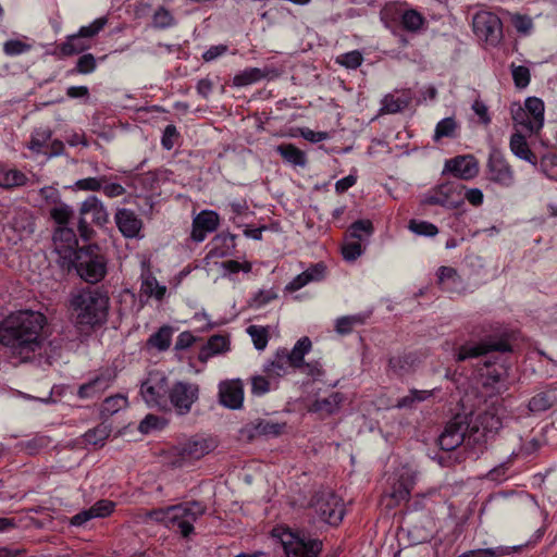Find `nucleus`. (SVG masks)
<instances>
[{
    "label": "nucleus",
    "instance_id": "obj_1",
    "mask_svg": "<svg viewBox=\"0 0 557 557\" xmlns=\"http://www.w3.org/2000/svg\"><path fill=\"white\" fill-rule=\"evenodd\" d=\"M46 317L33 310L10 313L0 322V344L12 354L28 357L40 349L44 342L42 330Z\"/></svg>",
    "mask_w": 557,
    "mask_h": 557
},
{
    "label": "nucleus",
    "instance_id": "obj_2",
    "mask_svg": "<svg viewBox=\"0 0 557 557\" xmlns=\"http://www.w3.org/2000/svg\"><path fill=\"white\" fill-rule=\"evenodd\" d=\"M207 511V506L198 500L184 502L164 508L147 510L143 518L163 524L168 529L177 528L180 534L187 539L194 532V523Z\"/></svg>",
    "mask_w": 557,
    "mask_h": 557
},
{
    "label": "nucleus",
    "instance_id": "obj_3",
    "mask_svg": "<svg viewBox=\"0 0 557 557\" xmlns=\"http://www.w3.org/2000/svg\"><path fill=\"white\" fill-rule=\"evenodd\" d=\"M72 307L76 313V324L94 329L107 322L110 298L102 287L81 289L72 298Z\"/></svg>",
    "mask_w": 557,
    "mask_h": 557
},
{
    "label": "nucleus",
    "instance_id": "obj_4",
    "mask_svg": "<svg viewBox=\"0 0 557 557\" xmlns=\"http://www.w3.org/2000/svg\"><path fill=\"white\" fill-rule=\"evenodd\" d=\"M107 258L97 246H88L74 251L73 267L78 276L87 283L96 284L107 274Z\"/></svg>",
    "mask_w": 557,
    "mask_h": 557
},
{
    "label": "nucleus",
    "instance_id": "obj_5",
    "mask_svg": "<svg viewBox=\"0 0 557 557\" xmlns=\"http://www.w3.org/2000/svg\"><path fill=\"white\" fill-rule=\"evenodd\" d=\"M319 520L330 525H337L344 518V507L339 497L332 490L314 493L309 503Z\"/></svg>",
    "mask_w": 557,
    "mask_h": 557
},
{
    "label": "nucleus",
    "instance_id": "obj_6",
    "mask_svg": "<svg viewBox=\"0 0 557 557\" xmlns=\"http://www.w3.org/2000/svg\"><path fill=\"white\" fill-rule=\"evenodd\" d=\"M491 351L508 352L511 351V346L505 338H495L487 335L480 342L467 341L460 345L455 352V360L462 362L468 359L485 356Z\"/></svg>",
    "mask_w": 557,
    "mask_h": 557
},
{
    "label": "nucleus",
    "instance_id": "obj_7",
    "mask_svg": "<svg viewBox=\"0 0 557 557\" xmlns=\"http://www.w3.org/2000/svg\"><path fill=\"white\" fill-rule=\"evenodd\" d=\"M465 188V185L458 181L442 183L424 196L422 203L441 206L447 209H457L465 201V197H462Z\"/></svg>",
    "mask_w": 557,
    "mask_h": 557
},
{
    "label": "nucleus",
    "instance_id": "obj_8",
    "mask_svg": "<svg viewBox=\"0 0 557 557\" xmlns=\"http://www.w3.org/2000/svg\"><path fill=\"white\" fill-rule=\"evenodd\" d=\"M199 398V386L196 383L177 381L169 391V409L173 408L180 416L190 412Z\"/></svg>",
    "mask_w": 557,
    "mask_h": 557
},
{
    "label": "nucleus",
    "instance_id": "obj_9",
    "mask_svg": "<svg viewBox=\"0 0 557 557\" xmlns=\"http://www.w3.org/2000/svg\"><path fill=\"white\" fill-rule=\"evenodd\" d=\"M169 391L168 379L159 374H150L140 386V394L146 404L160 410H169Z\"/></svg>",
    "mask_w": 557,
    "mask_h": 557
},
{
    "label": "nucleus",
    "instance_id": "obj_10",
    "mask_svg": "<svg viewBox=\"0 0 557 557\" xmlns=\"http://www.w3.org/2000/svg\"><path fill=\"white\" fill-rule=\"evenodd\" d=\"M487 178L505 188L515 184V172L504 153L495 146L491 147L486 163Z\"/></svg>",
    "mask_w": 557,
    "mask_h": 557
},
{
    "label": "nucleus",
    "instance_id": "obj_11",
    "mask_svg": "<svg viewBox=\"0 0 557 557\" xmlns=\"http://www.w3.org/2000/svg\"><path fill=\"white\" fill-rule=\"evenodd\" d=\"M281 542L286 557H319L323 547L318 539H306L292 532L284 533Z\"/></svg>",
    "mask_w": 557,
    "mask_h": 557
},
{
    "label": "nucleus",
    "instance_id": "obj_12",
    "mask_svg": "<svg viewBox=\"0 0 557 557\" xmlns=\"http://www.w3.org/2000/svg\"><path fill=\"white\" fill-rule=\"evenodd\" d=\"M475 35L492 46H497L503 38V24L500 18L491 12H480L473 17Z\"/></svg>",
    "mask_w": 557,
    "mask_h": 557
},
{
    "label": "nucleus",
    "instance_id": "obj_13",
    "mask_svg": "<svg viewBox=\"0 0 557 557\" xmlns=\"http://www.w3.org/2000/svg\"><path fill=\"white\" fill-rule=\"evenodd\" d=\"M212 449L213 445L211 441L205 438H190L175 448L176 455L173 460V465L177 467L187 466L201 459Z\"/></svg>",
    "mask_w": 557,
    "mask_h": 557
},
{
    "label": "nucleus",
    "instance_id": "obj_14",
    "mask_svg": "<svg viewBox=\"0 0 557 557\" xmlns=\"http://www.w3.org/2000/svg\"><path fill=\"white\" fill-rule=\"evenodd\" d=\"M505 417V408L503 399L495 398L491 401V406L476 417V424L471 430L479 432L482 429V435L497 433L503 428V419Z\"/></svg>",
    "mask_w": 557,
    "mask_h": 557
},
{
    "label": "nucleus",
    "instance_id": "obj_15",
    "mask_svg": "<svg viewBox=\"0 0 557 557\" xmlns=\"http://www.w3.org/2000/svg\"><path fill=\"white\" fill-rule=\"evenodd\" d=\"M470 425L466 417L456 416L445 426L438 437L440 447L443 450H454L466 441V434Z\"/></svg>",
    "mask_w": 557,
    "mask_h": 557
},
{
    "label": "nucleus",
    "instance_id": "obj_16",
    "mask_svg": "<svg viewBox=\"0 0 557 557\" xmlns=\"http://www.w3.org/2000/svg\"><path fill=\"white\" fill-rule=\"evenodd\" d=\"M400 18L404 29L410 33H418L425 23L424 16L414 9L398 10L395 5H386L381 11V20L387 23L388 20Z\"/></svg>",
    "mask_w": 557,
    "mask_h": 557
},
{
    "label": "nucleus",
    "instance_id": "obj_17",
    "mask_svg": "<svg viewBox=\"0 0 557 557\" xmlns=\"http://www.w3.org/2000/svg\"><path fill=\"white\" fill-rule=\"evenodd\" d=\"M285 428L286 423L284 422L280 423L267 419H256L246 424L240 432L243 436L252 441L259 436L276 437L283 433Z\"/></svg>",
    "mask_w": 557,
    "mask_h": 557
},
{
    "label": "nucleus",
    "instance_id": "obj_18",
    "mask_svg": "<svg viewBox=\"0 0 557 557\" xmlns=\"http://www.w3.org/2000/svg\"><path fill=\"white\" fill-rule=\"evenodd\" d=\"M444 172H449L459 180H472L479 173L476 159L471 156H458L445 162Z\"/></svg>",
    "mask_w": 557,
    "mask_h": 557
},
{
    "label": "nucleus",
    "instance_id": "obj_19",
    "mask_svg": "<svg viewBox=\"0 0 557 557\" xmlns=\"http://www.w3.org/2000/svg\"><path fill=\"white\" fill-rule=\"evenodd\" d=\"M114 379V372L106 369L87 383L82 384L77 391V396L82 399L98 397L110 387Z\"/></svg>",
    "mask_w": 557,
    "mask_h": 557
},
{
    "label": "nucleus",
    "instance_id": "obj_20",
    "mask_svg": "<svg viewBox=\"0 0 557 557\" xmlns=\"http://www.w3.org/2000/svg\"><path fill=\"white\" fill-rule=\"evenodd\" d=\"M219 398L221 405L236 410L243 406L244 387L240 380L221 382L219 385Z\"/></svg>",
    "mask_w": 557,
    "mask_h": 557
},
{
    "label": "nucleus",
    "instance_id": "obj_21",
    "mask_svg": "<svg viewBox=\"0 0 557 557\" xmlns=\"http://www.w3.org/2000/svg\"><path fill=\"white\" fill-rule=\"evenodd\" d=\"M114 221L124 237L136 238L139 236L143 221L133 210L119 208L114 214Z\"/></svg>",
    "mask_w": 557,
    "mask_h": 557
},
{
    "label": "nucleus",
    "instance_id": "obj_22",
    "mask_svg": "<svg viewBox=\"0 0 557 557\" xmlns=\"http://www.w3.org/2000/svg\"><path fill=\"white\" fill-rule=\"evenodd\" d=\"M219 214L215 211L203 210L193 220L190 237L196 243L205 240L207 233L214 232L219 226Z\"/></svg>",
    "mask_w": 557,
    "mask_h": 557
},
{
    "label": "nucleus",
    "instance_id": "obj_23",
    "mask_svg": "<svg viewBox=\"0 0 557 557\" xmlns=\"http://www.w3.org/2000/svg\"><path fill=\"white\" fill-rule=\"evenodd\" d=\"M479 371L484 387L494 388L497 393L505 389L507 369L504 366L486 360Z\"/></svg>",
    "mask_w": 557,
    "mask_h": 557
},
{
    "label": "nucleus",
    "instance_id": "obj_24",
    "mask_svg": "<svg viewBox=\"0 0 557 557\" xmlns=\"http://www.w3.org/2000/svg\"><path fill=\"white\" fill-rule=\"evenodd\" d=\"M79 215H85L91 223L103 225L108 222V212L97 196H88L81 205Z\"/></svg>",
    "mask_w": 557,
    "mask_h": 557
},
{
    "label": "nucleus",
    "instance_id": "obj_25",
    "mask_svg": "<svg viewBox=\"0 0 557 557\" xmlns=\"http://www.w3.org/2000/svg\"><path fill=\"white\" fill-rule=\"evenodd\" d=\"M230 342L223 335H212L208 342L201 347L198 354L200 362H207L210 358L218 354L228 350Z\"/></svg>",
    "mask_w": 557,
    "mask_h": 557
},
{
    "label": "nucleus",
    "instance_id": "obj_26",
    "mask_svg": "<svg viewBox=\"0 0 557 557\" xmlns=\"http://www.w3.org/2000/svg\"><path fill=\"white\" fill-rule=\"evenodd\" d=\"M525 112L531 117L530 133L539 132L544 124V102L537 97H529L524 101Z\"/></svg>",
    "mask_w": 557,
    "mask_h": 557
},
{
    "label": "nucleus",
    "instance_id": "obj_27",
    "mask_svg": "<svg viewBox=\"0 0 557 557\" xmlns=\"http://www.w3.org/2000/svg\"><path fill=\"white\" fill-rule=\"evenodd\" d=\"M411 482L405 479H398L391 486L389 492L385 494V497L388 498V503L386 507L394 508L398 506L401 502L408 500L410 491H411Z\"/></svg>",
    "mask_w": 557,
    "mask_h": 557
},
{
    "label": "nucleus",
    "instance_id": "obj_28",
    "mask_svg": "<svg viewBox=\"0 0 557 557\" xmlns=\"http://www.w3.org/2000/svg\"><path fill=\"white\" fill-rule=\"evenodd\" d=\"M509 147L511 152L531 164L537 163V158L533 151L529 148L525 137L520 133H515L510 137Z\"/></svg>",
    "mask_w": 557,
    "mask_h": 557
},
{
    "label": "nucleus",
    "instance_id": "obj_29",
    "mask_svg": "<svg viewBox=\"0 0 557 557\" xmlns=\"http://www.w3.org/2000/svg\"><path fill=\"white\" fill-rule=\"evenodd\" d=\"M311 341L309 337L304 336L297 341L294 348L288 351L287 349H282L285 357L289 361V366L293 368H301L304 366V357L311 349Z\"/></svg>",
    "mask_w": 557,
    "mask_h": 557
},
{
    "label": "nucleus",
    "instance_id": "obj_30",
    "mask_svg": "<svg viewBox=\"0 0 557 557\" xmlns=\"http://www.w3.org/2000/svg\"><path fill=\"white\" fill-rule=\"evenodd\" d=\"M276 151L284 161L294 166L306 168L308 164L305 151L300 150L293 144H281L276 147Z\"/></svg>",
    "mask_w": 557,
    "mask_h": 557
},
{
    "label": "nucleus",
    "instance_id": "obj_31",
    "mask_svg": "<svg viewBox=\"0 0 557 557\" xmlns=\"http://www.w3.org/2000/svg\"><path fill=\"white\" fill-rule=\"evenodd\" d=\"M89 48L90 45L81 37L78 33L69 35L65 41L58 46V49L63 57L78 54Z\"/></svg>",
    "mask_w": 557,
    "mask_h": 557
},
{
    "label": "nucleus",
    "instance_id": "obj_32",
    "mask_svg": "<svg viewBox=\"0 0 557 557\" xmlns=\"http://www.w3.org/2000/svg\"><path fill=\"white\" fill-rule=\"evenodd\" d=\"M437 282L443 290L455 292L461 284L460 276L451 267H441L437 270Z\"/></svg>",
    "mask_w": 557,
    "mask_h": 557
},
{
    "label": "nucleus",
    "instance_id": "obj_33",
    "mask_svg": "<svg viewBox=\"0 0 557 557\" xmlns=\"http://www.w3.org/2000/svg\"><path fill=\"white\" fill-rule=\"evenodd\" d=\"M174 329L170 325L161 326L147 339V346L153 347L159 351H165L171 346Z\"/></svg>",
    "mask_w": 557,
    "mask_h": 557
},
{
    "label": "nucleus",
    "instance_id": "obj_34",
    "mask_svg": "<svg viewBox=\"0 0 557 557\" xmlns=\"http://www.w3.org/2000/svg\"><path fill=\"white\" fill-rule=\"evenodd\" d=\"M411 102V92L404 91L400 96L395 97L387 95L382 101V111L384 113H398L406 109Z\"/></svg>",
    "mask_w": 557,
    "mask_h": 557
},
{
    "label": "nucleus",
    "instance_id": "obj_35",
    "mask_svg": "<svg viewBox=\"0 0 557 557\" xmlns=\"http://www.w3.org/2000/svg\"><path fill=\"white\" fill-rule=\"evenodd\" d=\"M344 400L342 393H333L329 397L315 399L311 406V410L314 412H325L332 414L339 409L341 404Z\"/></svg>",
    "mask_w": 557,
    "mask_h": 557
},
{
    "label": "nucleus",
    "instance_id": "obj_36",
    "mask_svg": "<svg viewBox=\"0 0 557 557\" xmlns=\"http://www.w3.org/2000/svg\"><path fill=\"white\" fill-rule=\"evenodd\" d=\"M557 401V394L554 389L544 391L533 396L529 401V409L534 413L549 409Z\"/></svg>",
    "mask_w": 557,
    "mask_h": 557
},
{
    "label": "nucleus",
    "instance_id": "obj_37",
    "mask_svg": "<svg viewBox=\"0 0 557 557\" xmlns=\"http://www.w3.org/2000/svg\"><path fill=\"white\" fill-rule=\"evenodd\" d=\"M288 366L289 361L281 349L277 350L273 360L264 364L263 372L269 379H278L286 373Z\"/></svg>",
    "mask_w": 557,
    "mask_h": 557
},
{
    "label": "nucleus",
    "instance_id": "obj_38",
    "mask_svg": "<svg viewBox=\"0 0 557 557\" xmlns=\"http://www.w3.org/2000/svg\"><path fill=\"white\" fill-rule=\"evenodd\" d=\"M265 76L267 72L264 70L258 67H248L235 74L232 84L235 87H245L261 81Z\"/></svg>",
    "mask_w": 557,
    "mask_h": 557
},
{
    "label": "nucleus",
    "instance_id": "obj_39",
    "mask_svg": "<svg viewBox=\"0 0 557 557\" xmlns=\"http://www.w3.org/2000/svg\"><path fill=\"white\" fill-rule=\"evenodd\" d=\"M141 277L143 282L140 290L149 297H154L158 300L163 299L166 293V287L164 285H160L157 278L149 271L143 274Z\"/></svg>",
    "mask_w": 557,
    "mask_h": 557
},
{
    "label": "nucleus",
    "instance_id": "obj_40",
    "mask_svg": "<svg viewBox=\"0 0 557 557\" xmlns=\"http://www.w3.org/2000/svg\"><path fill=\"white\" fill-rule=\"evenodd\" d=\"M51 137L52 131L49 127L36 128L32 134L28 148L36 153H45Z\"/></svg>",
    "mask_w": 557,
    "mask_h": 557
},
{
    "label": "nucleus",
    "instance_id": "obj_41",
    "mask_svg": "<svg viewBox=\"0 0 557 557\" xmlns=\"http://www.w3.org/2000/svg\"><path fill=\"white\" fill-rule=\"evenodd\" d=\"M127 405V397L122 394H116L114 396L107 397L103 400L100 413L102 417L108 418L126 408Z\"/></svg>",
    "mask_w": 557,
    "mask_h": 557
},
{
    "label": "nucleus",
    "instance_id": "obj_42",
    "mask_svg": "<svg viewBox=\"0 0 557 557\" xmlns=\"http://www.w3.org/2000/svg\"><path fill=\"white\" fill-rule=\"evenodd\" d=\"M458 124L453 116L441 120L434 129L433 140L438 143L442 138H455Z\"/></svg>",
    "mask_w": 557,
    "mask_h": 557
},
{
    "label": "nucleus",
    "instance_id": "obj_43",
    "mask_svg": "<svg viewBox=\"0 0 557 557\" xmlns=\"http://www.w3.org/2000/svg\"><path fill=\"white\" fill-rule=\"evenodd\" d=\"M26 176L24 173L17 170H7L0 165V187L12 188L22 186L26 183Z\"/></svg>",
    "mask_w": 557,
    "mask_h": 557
},
{
    "label": "nucleus",
    "instance_id": "obj_44",
    "mask_svg": "<svg viewBox=\"0 0 557 557\" xmlns=\"http://www.w3.org/2000/svg\"><path fill=\"white\" fill-rule=\"evenodd\" d=\"M373 224L370 220H358L349 226L348 237L363 242L373 234Z\"/></svg>",
    "mask_w": 557,
    "mask_h": 557
},
{
    "label": "nucleus",
    "instance_id": "obj_45",
    "mask_svg": "<svg viewBox=\"0 0 557 557\" xmlns=\"http://www.w3.org/2000/svg\"><path fill=\"white\" fill-rule=\"evenodd\" d=\"M367 315L364 314H352L341 317L336 320L335 330L341 335H347L352 332L356 325L364 323Z\"/></svg>",
    "mask_w": 557,
    "mask_h": 557
},
{
    "label": "nucleus",
    "instance_id": "obj_46",
    "mask_svg": "<svg viewBox=\"0 0 557 557\" xmlns=\"http://www.w3.org/2000/svg\"><path fill=\"white\" fill-rule=\"evenodd\" d=\"M111 429L108 425L101 423L96 428L88 430L84 434V441L86 444L102 446L104 441L109 437Z\"/></svg>",
    "mask_w": 557,
    "mask_h": 557
},
{
    "label": "nucleus",
    "instance_id": "obj_47",
    "mask_svg": "<svg viewBox=\"0 0 557 557\" xmlns=\"http://www.w3.org/2000/svg\"><path fill=\"white\" fill-rule=\"evenodd\" d=\"M53 240L62 243V247L70 250H74L78 246L75 232L67 226H60L53 235Z\"/></svg>",
    "mask_w": 557,
    "mask_h": 557
},
{
    "label": "nucleus",
    "instance_id": "obj_48",
    "mask_svg": "<svg viewBox=\"0 0 557 557\" xmlns=\"http://www.w3.org/2000/svg\"><path fill=\"white\" fill-rule=\"evenodd\" d=\"M431 395L430 391L410 389L408 395L397 400L396 407L399 409L413 408L417 403L428 399Z\"/></svg>",
    "mask_w": 557,
    "mask_h": 557
},
{
    "label": "nucleus",
    "instance_id": "obj_49",
    "mask_svg": "<svg viewBox=\"0 0 557 557\" xmlns=\"http://www.w3.org/2000/svg\"><path fill=\"white\" fill-rule=\"evenodd\" d=\"M408 228L418 236L434 237L438 234V227L429 221L412 219L409 221Z\"/></svg>",
    "mask_w": 557,
    "mask_h": 557
},
{
    "label": "nucleus",
    "instance_id": "obj_50",
    "mask_svg": "<svg viewBox=\"0 0 557 557\" xmlns=\"http://www.w3.org/2000/svg\"><path fill=\"white\" fill-rule=\"evenodd\" d=\"M236 236L231 233H221L214 236L212 243L214 245L215 255L223 257L227 250L235 248Z\"/></svg>",
    "mask_w": 557,
    "mask_h": 557
},
{
    "label": "nucleus",
    "instance_id": "obj_51",
    "mask_svg": "<svg viewBox=\"0 0 557 557\" xmlns=\"http://www.w3.org/2000/svg\"><path fill=\"white\" fill-rule=\"evenodd\" d=\"M97 67V60L94 54L85 53L81 55L74 69L70 70L69 74H90Z\"/></svg>",
    "mask_w": 557,
    "mask_h": 557
},
{
    "label": "nucleus",
    "instance_id": "obj_52",
    "mask_svg": "<svg viewBox=\"0 0 557 557\" xmlns=\"http://www.w3.org/2000/svg\"><path fill=\"white\" fill-rule=\"evenodd\" d=\"M247 333L251 337L256 349L263 350L267 347L269 342V333L265 327L250 325L247 327Z\"/></svg>",
    "mask_w": 557,
    "mask_h": 557
},
{
    "label": "nucleus",
    "instance_id": "obj_53",
    "mask_svg": "<svg viewBox=\"0 0 557 557\" xmlns=\"http://www.w3.org/2000/svg\"><path fill=\"white\" fill-rule=\"evenodd\" d=\"M152 24L156 28L165 29L175 24V18L168 9L160 7L153 13Z\"/></svg>",
    "mask_w": 557,
    "mask_h": 557
},
{
    "label": "nucleus",
    "instance_id": "obj_54",
    "mask_svg": "<svg viewBox=\"0 0 557 557\" xmlns=\"http://www.w3.org/2000/svg\"><path fill=\"white\" fill-rule=\"evenodd\" d=\"M72 215V208L65 203H60L50 210L51 219L60 226H66Z\"/></svg>",
    "mask_w": 557,
    "mask_h": 557
},
{
    "label": "nucleus",
    "instance_id": "obj_55",
    "mask_svg": "<svg viewBox=\"0 0 557 557\" xmlns=\"http://www.w3.org/2000/svg\"><path fill=\"white\" fill-rule=\"evenodd\" d=\"M362 242H360L359 239L348 240L344 244L342 248L343 258L349 262L355 261L362 255Z\"/></svg>",
    "mask_w": 557,
    "mask_h": 557
},
{
    "label": "nucleus",
    "instance_id": "obj_56",
    "mask_svg": "<svg viewBox=\"0 0 557 557\" xmlns=\"http://www.w3.org/2000/svg\"><path fill=\"white\" fill-rule=\"evenodd\" d=\"M115 508V503L109 499H100L96 502L89 510L92 518H106L110 516Z\"/></svg>",
    "mask_w": 557,
    "mask_h": 557
},
{
    "label": "nucleus",
    "instance_id": "obj_57",
    "mask_svg": "<svg viewBox=\"0 0 557 557\" xmlns=\"http://www.w3.org/2000/svg\"><path fill=\"white\" fill-rule=\"evenodd\" d=\"M108 18L102 16L99 18H96L91 24L87 26H82L79 30L77 32L81 37H83L85 40L87 38H92L96 35H98L103 27L107 25Z\"/></svg>",
    "mask_w": 557,
    "mask_h": 557
},
{
    "label": "nucleus",
    "instance_id": "obj_58",
    "mask_svg": "<svg viewBox=\"0 0 557 557\" xmlns=\"http://www.w3.org/2000/svg\"><path fill=\"white\" fill-rule=\"evenodd\" d=\"M511 75L515 86L519 89L525 88L530 83V70L527 66L512 64Z\"/></svg>",
    "mask_w": 557,
    "mask_h": 557
},
{
    "label": "nucleus",
    "instance_id": "obj_59",
    "mask_svg": "<svg viewBox=\"0 0 557 557\" xmlns=\"http://www.w3.org/2000/svg\"><path fill=\"white\" fill-rule=\"evenodd\" d=\"M164 424V419L154 414H147L139 423L138 430L144 434H148L153 430L163 429Z\"/></svg>",
    "mask_w": 557,
    "mask_h": 557
},
{
    "label": "nucleus",
    "instance_id": "obj_60",
    "mask_svg": "<svg viewBox=\"0 0 557 557\" xmlns=\"http://www.w3.org/2000/svg\"><path fill=\"white\" fill-rule=\"evenodd\" d=\"M363 61L362 54L358 50L346 52L337 58V62L351 70H356Z\"/></svg>",
    "mask_w": 557,
    "mask_h": 557
},
{
    "label": "nucleus",
    "instance_id": "obj_61",
    "mask_svg": "<svg viewBox=\"0 0 557 557\" xmlns=\"http://www.w3.org/2000/svg\"><path fill=\"white\" fill-rule=\"evenodd\" d=\"M540 169L548 178L557 180V157L555 154L544 156L541 159Z\"/></svg>",
    "mask_w": 557,
    "mask_h": 557
},
{
    "label": "nucleus",
    "instance_id": "obj_62",
    "mask_svg": "<svg viewBox=\"0 0 557 557\" xmlns=\"http://www.w3.org/2000/svg\"><path fill=\"white\" fill-rule=\"evenodd\" d=\"M30 48V45L18 39H10L3 45V51L7 55H20L29 51Z\"/></svg>",
    "mask_w": 557,
    "mask_h": 557
},
{
    "label": "nucleus",
    "instance_id": "obj_63",
    "mask_svg": "<svg viewBox=\"0 0 557 557\" xmlns=\"http://www.w3.org/2000/svg\"><path fill=\"white\" fill-rule=\"evenodd\" d=\"M271 389V379L262 375L251 377V393L256 396H262Z\"/></svg>",
    "mask_w": 557,
    "mask_h": 557
},
{
    "label": "nucleus",
    "instance_id": "obj_64",
    "mask_svg": "<svg viewBox=\"0 0 557 557\" xmlns=\"http://www.w3.org/2000/svg\"><path fill=\"white\" fill-rule=\"evenodd\" d=\"M103 182H104V175L99 176V177H87V178L78 180L75 183V186L79 190L97 191V190H101Z\"/></svg>",
    "mask_w": 557,
    "mask_h": 557
}]
</instances>
